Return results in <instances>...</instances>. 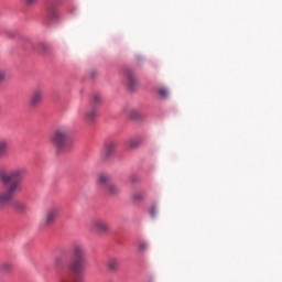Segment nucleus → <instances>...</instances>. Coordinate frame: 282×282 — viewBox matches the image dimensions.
Here are the masks:
<instances>
[{"instance_id": "1", "label": "nucleus", "mask_w": 282, "mask_h": 282, "mask_svg": "<svg viewBox=\"0 0 282 282\" xmlns=\"http://www.w3.org/2000/svg\"><path fill=\"white\" fill-rule=\"evenodd\" d=\"M28 175V170L25 167H18L11 170L9 173L0 170V182L3 186H7L4 191H0V205L6 206V204H10L12 197L17 195V193H21L23 187L21 186V180H23Z\"/></svg>"}, {"instance_id": "2", "label": "nucleus", "mask_w": 282, "mask_h": 282, "mask_svg": "<svg viewBox=\"0 0 282 282\" xmlns=\"http://www.w3.org/2000/svg\"><path fill=\"white\" fill-rule=\"evenodd\" d=\"M70 250L74 260L68 263V270L73 272V274H83L87 263V251L85 250V245L74 242Z\"/></svg>"}, {"instance_id": "3", "label": "nucleus", "mask_w": 282, "mask_h": 282, "mask_svg": "<svg viewBox=\"0 0 282 282\" xmlns=\"http://www.w3.org/2000/svg\"><path fill=\"white\" fill-rule=\"evenodd\" d=\"M67 140H69V128L62 126L56 128L51 134L50 142L57 151L63 152L67 149Z\"/></svg>"}, {"instance_id": "4", "label": "nucleus", "mask_w": 282, "mask_h": 282, "mask_svg": "<svg viewBox=\"0 0 282 282\" xmlns=\"http://www.w3.org/2000/svg\"><path fill=\"white\" fill-rule=\"evenodd\" d=\"M61 215V207L54 206L48 208L44 217L41 221L42 228H50V226H54L56 224V219H58V216Z\"/></svg>"}, {"instance_id": "5", "label": "nucleus", "mask_w": 282, "mask_h": 282, "mask_svg": "<svg viewBox=\"0 0 282 282\" xmlns=\"http://www.w3.org/2000/svg\"><path fill=\"white\" fill-rule=\"evenodd\" d=\"M89 228L91 232H97V235H109V232H111L109 224L101 218L93 219Z\"/></svg>"}, {"instance_id": "6", "label": "nucleus", "mask_w": 282, "mask_h": 282, "mask_svg": "<svg viewBox=\"0 0 282 282\" xmlns=\"http://www.w3.org/2000/svg\"><path fill=\"white\" fill-rule=\"evenodd\" d=\"M116 149H118V142L113 140L107 141L99 153L100 160L106 162L109 158H113L116 155Z\"/></svg>"}, {"instance_id": "7", "label": "nucleus", "mask_w": 282, "mask_h": 282, "mask_svg": "<svg viewBox=\"0 0 282 282\" xmlns=\"http://www.w3.org/2000/svg\"><path fill=\"white\" fill-rule=\"evenodd\" d=\"M44 96H45V93L42 90V88L33 89L29 98L30 107H32L33 109H36V107H41V105H43Z\"/></svg>"}, {"instance_id": "8", "label": "nucleus", "mask_w": 282, "mask_h": 282, "mask_svg": "<svg viewBox=\"0 0 282 282\" xmlns=\"http://www.w3.org/2000/svg\"><path fill=\"white\" fill-rule=\"evenodd\" d=\"M126 85L130 91H135L140 87V82L135 78V74L131 69L124 70Z\"/></svg>"}, {"instance_id": "9", "label": "nucleus", "mask_w": 282, "mask_h": 282, "mask_svg": "<svg viewBox=\"0 0 282 282\" xmlns=\"http://www.w3.org/2000/svg\"><path fill=\"white\" fill-rule=\"evenodd\" d=\"M96 118H98V111L96 108L88 106L87 109L83 112V120H85V122H94Z\"/></svg>"}, {"instance_id": "10", "label": "nucleus", "mask_w": 282, "mask_h": 282, "mask_svg": "<svg viewBox=\"0 0 282 282\" xmlns=\"http://www.w3.org/2000/svg\"><path fill=\"white\" fill-rule=\"evenodd\" d=\"M97 184L98 186H101V188L109 186L111 184V175L107 172L99 173L97 175Z\"/></svg>"}, {"instance_id": "11", "label": "nucleus", "mask_w": 282, "mask_h": 282, "mask_svg": "<svg viewBox=\"0 0 282 282\" xmlns=\"http://www.w3.org/2000/svg\"><path fill=\"white\" fill-rule=\"evenodd\" d=\"M104 189L109 197H118V195H120V193L122 192V189H120V186L113 183H110Z\"/></svg>"}, {"instance_id": "12", "label": "nucleus", "mask_w": 282, "mask_h": 282, "mask_svg": "<svg viewBox=\"0 0 282 282\" xmlns=\"http://www.w3.org/2000/svg\"><path fill=\"white\" fill-rule=\"evenodd\" d=\"M120 268V259L116 257H111L107 261V269L109 272H118V269Z\"/></svg>"}, {"instance_id": "13", "label": "nucleus", "mask_w": 282, "mask_h": 282, "mask_svg": "<svg viewBox=\"0 0 282 282\" xmlns=\"http://www.w3.org/2000/svg\"><path fill=\"white\" fill-rule=\"evenodd\" d=\"M8 151H10V142L7 139H0V160L8 156Z\"/></svg>"}, {"instance_id": "14", "label": "nucleus", "mask_w": 282, "mask_h": 282, "mask_svg": "<svg viewBox=\"0 0 282 282\" xmlns=\"http://www.w3.org/2000/svg\"><path fill=\"white\" fill-rule=\"evenodd\" d=\"M102 105V96L100 94H94L88 107H91L93 109H96Z\"/></svg>"}, {"instance_id": "15", "label": "nucleus", "mask_w": 282, "mask_h": 282, "mask_svg": "<svg viewBox=\"0 0 282 282\" xmlns=\"http://www.w3.org/2000/svg\"><path fill=\"white\" fill-rule=\"evenodd\" d=\"M147 197L144 192H134L131 196L132 204H142V200Z\"/></svg>"}, {"instance_id": "16", "label": "nucleus", "mask_w": 282, "mask_h": 282, "mask_svg": "<svg viewBox=\"0 0 282 282\" xmlns=\"http://www.w3.org/2000/svg\"><path fill=\"white\" fill-rule=\"evenodd\" d=\"M140 144H142V139L140 138H132L128 141L129 149H138Z\"/></svg>"}, {"instance_id": "17", "label": "nucleus", "mask_w": 282, "mask_h": 282, "mask_svg": "<svg viewBox=\"0 0 282 282\" xmlns=\"http://www.w3.org/2000/svg\"><path fill=\"white\" fill-rule=\"evenodd\" d=\"M1 272H12V263L10 262H1L0 263Z\"/></svg>"}, {"instance_id": "18", "label": "nucleus", "mask_w": 282, "mask_h": 282, "mask_svg": "<svg viewBox=\"0 0 282 282\" xmlns=\"http://www.w3.org/2000/svg\"><path fill=\"white\" fill-rule=\"evenodd\" d=\"M48 17H50V19H52L53 21H56V19H58V17H59L58 10H56V9H50V10H48Z\"/></svg>"}, {"instance_id": "19", "label": "nucleus", "mask_w": 282, "mask_h": 282, "mask_svg": "<svg viewBox=\"0 0 282 282\" xmlns=\"http://www.w3.org/2000/svg\"><path fill=\"white\" fill-rule=\"evenodd\" d=\"M8 80V70L0 69V85Z\"/></svg>"}, {"instance_id": "20", "label": "nucleus", "mask_w": 282, "mask_h": 282, "mask_svg": "<svg viewBox=\"0 0 282 282\" xmlns=\"http://www.w3.org/2000/svg\"><path fill=\"white\" fill-rule=\"evenodd\" d=\"M54 265H55L56 269L63 268V258L59 257V256L55 257Z\"/></svg>"}, {"instance_id": "21", "label": "nucleus", "mask_w": 282, "mask_h": 282, "mask_svg": "<svg viewBox=\"0 0 282 282\" xmlns=\"http://www.w3.org/2000/svg\"><path fill=\"white\" fill-rule=\"evenodd\" d=\"M159 96L161 98H169V90L164 87L159 88Z\"/></svg>"}, {"instance_id": "22", "label": "nucleus", "mask_w": 282, "mask_h": 282, "mask_svg": "<svg viewBox=\"0 0 282 282\" xmlns=\"http://www.w3.org/2000/svg\"><path fill=\"white\" fill-rule=\"evenodd\" d=\"M130 118H132L133 120H140V112L138 110H131Z\"/></svg>"}, {"instance_id": "23", "label": "nucleus", "mask_w": 282, "mask_h": 282, "mask_svg": "<svg viewBox=\"0 0 282 282\" xmlns=\"http://www.w3.org/2000/svg\"><path fill=\"white\" fill-rule=\"evenodd\" d=\"M15 208L17 210H28V205L19 203L15 205Z\"/></svg>"}, {"instance_id": "24", "label": "nucleus", "mask_w": 282, "mask_h": 282, "mask_svg": "<svg viewBox=\"0 0 282 282\" xmlns=\"http://www.w3.org/2000/svg\"><path fill=\"white\" fill-rule=\"evenodd\" d=\"M150 215H151V217H156V215H158V207L156 206H152L150 208Z\"/></svg>"}, {"instance_id": "25", "label": "nucleus", "mask_w": 282, "mask_h": 282, "mask_svg": "<svg viewBox=\"0 0 282 282\" xmlns=\"http://www.w3.org/2000/svg\"><path fill=\"white\" fill-rule=\"evenodd\" d=\"M147 250V243L142 242L139 245V252H144Z\"/></svg>"}, {"instance_id": "26", "label": "nucleus", "mask_w": 282, "mask_h": 282, "mask_svg": "<svg viewBox=\"0 0 282 282\" xmlns=\"http://www.w3.org/2000/svg\"><path fill=\"white\" fill-rule=\"evenodd\" d=\"M26 6H34L39 0H25Z\"/></svg>"}]
</instances>
